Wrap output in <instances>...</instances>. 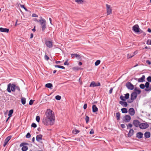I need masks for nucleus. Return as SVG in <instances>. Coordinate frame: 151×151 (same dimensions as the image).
I'll use <instances>...</instances> for the list:
<instances>
[{"mask_svg":"<svg viewBox=\"0 0 151 151\" xmlns=\"http://www.w3.org/2000/svg\"><path fill=\"white\" fill-rule=\"evenodd\" d=\"M129 96V93H127L125 95L124 97L126 100L127 99H128Z\"/></svg>","mask_w":151,"mask_h":151,"instance_id":"obj_32","label":"nucleus"},{"mask_svg":"<svg viewBox=\"0 0 151 151\" xmlns=\"http://www.w3.org/2000/svg\"><path fill=\"white\" fill-rule=\"evenodd\" d=\"M79 56H80L79 57H76L78 60H80V61H81V56L80 55H79Z\"/></svg>","mask_w":151,"mask_h":151,"instance_id":"obj_54","label":"nucleus"},{"mask_svg":"<svg viewBox=\"0 0 151 151\" xmlns=\"http://www.w3.org/2000/svg\"><path fill=\"white\" fill-rule=\"evenodd\" d=\"M147 31L150 33L151 32V29L149 28H148L147 29Z\"/></svg>","mask_w":151,"mask_h":151,"instance_id":"obj_64","label":"nucleus"},{"mask_svg":"<svg viewBox=\"0 0 151 151\" xmlns=\"http://www.w3.org/2000/svg\"><path fill=\"white\" fill-rule=\"evenodd\" d=\"M73 69L74 70H78L79 69V67H75L73 68Z\"/></svg>","mask_w":151,"mask_h":151,"instance_id":"obj_49","label":"nucleus"},{"mask_svg":"<svg viewBox=\"0 0 151 151\" xmlns=\"http://www.w3.org/2000/svg\"><path fill=\"white\" fill-rule=\"evenodd\" d=\"M145 85L143 84H142L139 85L140 88L142 89H144L145 88Z\"/></svg>","mask_w":151,"mask_h":151,"instance_id":"obj_35","label":"nucleus"},{"mask_svg":"<svg viewBox=\"0 0 151 151\" xmlns=\"http://www.w3.org/2000/svg\"><path fill=\"white\" fill-rule=\"evenodd\" d=\"M9 31V29L6 28L0 27V31L2 32L8 33Z\"/></svg>","mask_w":151,"mask_h":151,"instance_id":"obj_17","label":"nucleus"},{"mask_svg":"<svg viewBox=\"0 0 151 151\" xmlns=\"http://www.w3.org/2000/svg\"><path fill=\"white\" fill-rule=\"evenodd\" d=\"M37 125L35 123H33L31 125V127L34 128H35L37 127Z\"/></svg>","mask_w":151,"mask_h":151,"instance_id":"obj_46","label":"nucleus"},{"mask_svg":"<svg viewBox=\"0 0 151 151\" xmlns=\"http://www.w3.org/2000/svg\"><path fill=\"white\" fill-rule=\"evenodd\" d=\"M32 16L33 17H38V15L35 14H32Z\"/></svg>","mask_w":151,"mask_h":151,"instance_id":"obj_52","label":"nucleus"},{"mask_svg":"<svg viewBox=\"0 0 151 151\" xmlns=\"http://www.w3.org/2000/svg\"><path fill=\"white\" fill-rule=\"evenodd\" d=\"M13 109H11L9 111L8 114V116L9 117H10L12 116V114H13Z\"/></svg>","mask_w":151,"mask_h":151,"instance_id":"obj_29","label":"nucleus"},{"mask_svg":"<svg viewBox=\"0 0 151 151\" xmlns=\"http://www.w3.org/2000/svg\"><path fill=\"white\" fill-rule=\"evenodd\" d=\"M134 130L132 129H130L127 135L128 137H131L133 134Z\"/></svg>","mask_w":151,"mask_h":151,"instance_id":"obj_22","label":"nucleus"},{"mask_svg":"<svg viewBox=\"0 0 151 151\" xmlns=\"http://www.w3.org/2000/svg\"><path fill=\"white\" fill-rule=\"evenodd\" d=\"M68 59H67L64 62V65H69V63H68Z\"/></svg>","mask_w":151,"mask_h":151,"instance_id":"obj_44","label":"nucleus"},{"mask_svg":"<svg viewBox=\"0 0 151 151\" xmlns=\"http://www.w3.org/2000/svg\"><path fill=\"white\" fill-rule=\"evenodd\" d=\"M137 33L139 34H140L141 33H142L143 35L145 36L146 35V33L145 32H144L142 30H141L140 28L138 32H137Z\"/></svg>","mask_w":151,"mask_h":151,"instance_id":"obj_28","label":"nucleus"},{"mask_svg":"<svg viewBox=\"0 0 151 151\" xmlns=\"http://www.w3.org/2000/svg\"><path fill=\"white\" fill-rule=\"evenodd\" d=\"M34 102V100H30L29 101V104L30 105H31L33 104Z\"/></svg>","mask_w":151,"mask_h":151,"instance_id":"obj_47","label":"nucleus"},{"mask_svg":"<svg viewBox=\"0 0 151 151\" xmlns=\"http://www.w3.org/2000/svg\"><path fill=\"white\" fill-rule=\"evenodd\" d=\"M143 134L141 132H137L136 134V137L138 139H141L142 138Z\"/></svg>","mask_w":151,"mask_h":151,"instance_id":"obj_16","label":"nucleus"},{"mask_svg":"<svg viewBox=\"0 0 151 151\" xmlns=\"http://www.w3.org/2000/svg\"><path fill=\"white\" fill-rule=\"evenodd\" d=\"M139 29V26L137 24L134 25L132 27V30L136 33L138 32Z\"/></svg>","mask_w":151,"mask_h":151,"instance_id":"obj_13","label":"nucleus"},{"mask_svg":"<svg viewBox=\"0 0 151 151\" xmlns=\"http://www.w3.org/2000/svg\"><path fill=\"white\" fill-rule=\"evenodd\" d=\"M71 56L72 58H73L74 57H75L76 58L77 57H79V55L77 54H71Z\"/></svg>","mask_w":151,"mask_h":151,"instance_id":"obj_31","label":"nucleus"},{"mask_svg":"<svg viewBox=\"0 0 151 151\" xmlns=\"http://www.w3.org/2000/svg\"><path fill=\"white\" fill-rule=\"evenodd\" d=\"M85 119L86 121V123L87 124L88 123L89 121V117L88 116H86Z\"/></svg>","mask_w":151,"mask_h":151,"instance_id":"obj_37","label":"nucleus"},{"mask_svg":"<svg viewBox=\"0 0 151 151\" xmlns=\"http://www.w3.org/2000/svg\"><path fill=\"white\" fill-rule=\"evenodd\" d=\"M147 44L148 45H151V40H148L147 41Z\"/></svg>","mask_w":151,"mask_h":151,"instance_id":"obj_45","label":"nucleus"},{"mask_svg":"<svg viewBox=\"0 0 151 151\" xmlns=\"http://www.w3.org/2000/svg\"><path fill=\"white\" fill-rule=\"evenodd\" d=\"M121 110L123 113H126L128 112L127 109L126 108H123Z\"/></svg>","mask_w":151,"mask_h":151,"instance_id":"obj_25","label":"nucleus"},{"mask_svg":"<svg viewBox=\"0 0 151 151\" xmlns=\"http://www.w3.org/2000/svg\"><path fill=\"white\" fill-rule=\"evenodd\" d=\"M128 112L129 114L131 116H133L135 113L134 109L133 108H131L129 109Z\"/></svg>","mask_w":151,"mask_h":151,"instance_id":"obj_15","label":"nucleus"},{"mask_svg":"<svg viewBox=\"0 0 151 151\" xmlns=\"http://www.w3.org/2000/svg\"><path fill=\"white\" fill-rule=\"evenodd\" d=\"M131 119V116L129 115H125L123 118V121L125 122H129Z\"/></svg>","mask_w":151,"mask_h":151,"instance_id":"obj_8","label":"nucleus"},{"mask_svg":"<svg viewBox=\"0 0 151 151\" xmlns=\"http://www.w3.org/2000/svg\"><path fill=\"white\" fill-rule=\"evenodd\" d=\"M92 111L93 112L95 113L98 111V108L95 105H93L92 106Z\"/></svg>","mask_w":151,"mask_h":151,"instance_id":"obj_20","label":"nucleus"},{"mask_svg":"<svg viewBox=\"0 0 151 151\" xmlns=\"http://www.w3.org/2000/svg\"><path fill=\"white\" fill-rule=\"evenodd\" d=\"M21 102L22 104H25L26 103V99L24 98H22L21 99Z\"/></svg>","mask_w":151,"mask_h":151,"instance_id":"obj_26","label":"nucleus"},{"mask_svg":"<svg viewBox=\"0 0 151 151\" xmlns=\"http://www.w3.org/2000/svg\"><path fill=\"white\" fill-rule=\"evenodd\" d=\"M134 55H131V54H128L127 55V58H130L132 57Z\"/></svg>","mask_w":151,"mask_h":151,"instance_id":"obj_48","label":"nucleus"},{"mask_svg":"<svg viewBox=\"0 0 151 151\" xmlns=\"http://www.w3.org/2000/svg\"><path fill=\"white\" fill-rule=\"evenodd\" d=\"M39 22L41 26L42 31L44 32L46 28V20L44 19H42L39 20Z\"/></svg>","mask_w":151,"mask_h":151,"instance_id":"obj_4","label":"nucleus"},{"mask_svg":"<svg viewBox=\"0 0 151 151\" xmlns=\"http://www.w3.org/2000/svg\"><path fill=\"white\" fill-rule=\"evenodd\" d=\"M120 99L122 101H125L126 100L124 96L122 95H121L120 96Z\"/></svg>","mask_w":151,"mask_h":151,"instance_id":"obj_33","label":"nucleus"},{"mask_svg":"<svg viewBox=\"0 0 151 151\" xmlns=\"http://www.w3.org/2000/svg\"><path fill=\"white\" fill-rule=\"evenodd\" d=\"M126 87L130 90H132L134 88V86L130 82H127L126 84Z\"/></svg>","mask_w":151,"mask_h":151,"instance_id":"obj_10","label":"nucleus"},{"mask_svg":"<svg viewBox=\"0 0 151 151\" xmlns=\"http://www.w3.org/2000/svg\"><path fill=\"white\" fill-rule=\"evenodd\" d=\"M119 103L122 106L124 107H127L128 106V104L127 102L125 101H120Z\"/></svg>","mask_w":151,"mask_h":151,"instance_id":"obj_19","label":"nucleus"},{"mask_svg":"<svg viewBox=\"0 0 151 151\" xmlns=\"http://www.w3.org/2000/svg\"><path fill=\"white\" fill-rule=\"evenodd\" d=\"M87 107V104H85L83 106V109H86Z\"/></svg>","mask_w":151,"mask_h":151,"instance_id":"obj_53","label":"nucleus"},{"mask_svg":"<svg viewBox=\"0 0 151 151\" xmlns=\"http://www.w3.org/2000/svg\"><path fill=\"white\" fill-rule=\"evenodd\" d=\"M127 129H128L129 128V127H130V128H131L132 127V124L129 123L128 125H127Z\"/></svg>","mask_w":151,"mask_h":151,"instance_id":"obj_50","label":"nucleus"},{"mask_svg":"<svg viewBox=\"0 0 151 151\" xmlns=\"http://www.w3.org/2000/svg\"><path fill=\"white\" fill-rule=\"evenodd\" d=\"M8 142H6L5 141H4V144L3 145V146L4 147H5L6 145L7 144Z\"/></svg>","mask_w":151,"mask_h":151,"instance_id":"obj_62","label":"nucleus"},{"mask_svg":"<svg viewBox=\"0 0 151 151\" xmlns=\"http://www.w3.org/2000/svg\"><path fill=\"white\" fill-rule=\"evenodd\" d=\"M149 126V125L147 123H140L139 128L142 129H144L147 128Z\"/></svg>","mask_w":151,"mask_h":151,"instance_id":"obj_7","label":"nucleus"},{"mask_svg":"<svg viewBox=\"0 0 151 151\" xmlns=\"http://www.w3.org/2000/svg\"><path fill=\"white\" fill-rule=\"evenodd\" d=\"M45 86L46 87L51 88L53 86L52 85L51 83H48L46 84Z\"/></svg>","mask_w":151,"mask_h":151,"instance_id":"obj_24","label":"nucleus"},{"mask_svg":"<svg viewBox=\"0 0 151 151\" xmlns=\"http://www.w3.org/2000/svg\"><path fill=\"white\" fill-rule=\"evenodd\" d=\"M100 60H98L96 61L95 63V66L98 65L100 63Z\"/></svg>","mask_w":151,"mask_h":151,"instance_id":"obj_34","label":"nucleus"},{"mask_svg":"<svg viewBox=\"0 0 151 151\" xmlns=\"http://www.w3.org/2000/svg\"><path fill=\"white\" fill-rule=\"evenodd\" d=\"M45 58L46 60H48L49 59V58L47 55H45Z\"/></svg>","mask_w":151,"mask_h":151,"instance_id":"obj_51","label":"nucleus"},{"mask_svg":"<svg viewBox=\"0 0 151 151\" xmlns=\"http://www.w3.org/2000/svg\"><path fill=\"white\" fill-rule=\"evenodd\" d=\"M15 86L16 85L15 84L9 83L8 85L7 90L9 93L11 92V91L12 92H14L15 90Z\"/></svg>","mask_w":151,"mask_h":151,"instance_id":"obj_3","label":"nucleus"},{"mask_svg":"<svg viewBox=\"0 0 151 151\" xmlns=\"http://www.w3.org/2000/svg\"><path fill=\"white\" fill-rule=\"evenodd\" d=\"M112 90H113V88H111L110 90H109V94H111L112 93Z\"/></svg>","mask_w":151,"mask_h":151,"instance_id":"obj_61","label":"nucleus"},{"mask_svg":"<svg viewBox=\"0 0 151 151\" xmlns=\"http://www.w3.org/2000/svg\"><path fill=\"white\" fill-rule=\"evenodd\" d=\"M26 137L27 138H30L31 137V134H30V133L29 132L27 134L26 136Z\"/></svg>","mask_w":151,"mask_h":151,"instance_id":"obj_43","label":"nucleus"},{"mask_svg":"<svg viewBox=\"0 0 151 151\" xmlns=\"http://www.w3.org/2000/svg\"><path fill=\"white\" fill-rule=\"evenodd\" d=\"M15 89L17 90L19 92H20L21 91V90L19 87L17 86L16 85Z\"/></svg>","mask_w":151,"mask_h":151,"instance_id":"obj_39","label":"nucleus"},{"mask_svg":"<svg viewBox=\"0 0 151 151\" xmlns=\"http://www.w3.org/2000/svg\"><path fill=\"white\" fill-rule=\"evenodd\" d=\"M36 121L39 122L40 121V117L39 116H37L36 117Z\"/></svg>","mask_w":151,"mask_h":151,"instance_id":"obj_41","label":"nucleus"},{"mask_svg":"<svg viewBox=\"0 0 151 151\" xmlns=\"http://www.w3.org/2000/svg\"><path fill=\"white\" fill-rule=\"evenodd\" d=\"M133 124L135 127H139L140 124V122L138 120L135 119L133 120Z\"/></svg>","mask_w":151,"mask_h":151,"instance_id":"obj_11","label":"nucleus"},{"mask_svg":"<svg viewBox=\"0 0 151 151\" xmlns=\"http://www.w3.org/2000/svg\"><path fill=\"white\" fill-rule=\"evenodd\" d=\"M145 76L144 75H143L140 78L138 79V81L139 82H142L145 81Z\"/></svg>","mask_w":151,"mask_h":151,"instance_id":"obj_23","label":"nucleus"},{"mask_svg":"<svg viewBox=\"0 0 151 151\" xmlns=\"http://www.w3.org/2000/svg\"><path fill=\"white\" fill-rule=\"evenodd\" d=\"M12 137L11 136H9L7 137L6 139H5L4 141L6 142H8L9 141L10 139Z\"/></svg>","mask_w":151,"mask_h":151,"instance_id":"obj_30","label":"nucleus"},{"mask_svg":"<svg viewBox=\"0 0 151 151\" xmlns=\"http://www.w3.org/2000/svg\"><path fill=\"white\" fill-rule=\"evenodd\" d=\"M75 131L76 132V133L74 134H78V133L80 132V131L79 130H77L76 129L75 130Z\"/></svg>","mask_w":151,"mask_h":151,"instance_id":"obj_59","label":"nucleus"},{"mask_svg":"<svg viewBox=\"0 0 151 151\" xmlns=\"http://www.w3.org/2000/svg\"><path fill=\"white\" fill-rule=\"evenodd\" d=\"M116 117L117 120H119L120 118V115L119 112H117L116 114Z\"/></svg>","mask_w":151,"mask_h":151,"instance_id":"obj_27","label":"nucleus"},{"mask_svg":"<svg viewBox=\"0 0 151 151\" xmlns=\"http://www.w3.org/2000/svg\"><path fill=\"white\" fill-rule=\"evenodd\" d=\"M150 133L149 132H146L144 134V136L145 138H148L150 137Z\"/></svg>","mask_w":151,"mask_h":151,"instance_id":"obj_18","label":"nucleus"},{"mask_svg":"<svg viewBox=\"0 0 151 151\" xmlns=\"http://www.w3.org/2000/svg\"><path fill=\"white\" fill-rule=\"evenodd\" d=\"M107 15H109L111 14L112 9L110 5L106 4V5Z\"/></svg>","mask_w":151,"mask_h":151,"instance_id":"obj_12","label":"nucleus"},{"mask_svg":"<svg viewBox=\"0 0 151 151\" xmlns=\"http://www.w3.org/2000/svg\"><path fill=\"white\" fill-rule=\"evenodd\" d=\"M145 87L146 88L145 90L147 92H149L151 91V85H150V83L148 82H146L145 83Z\"/></svg>","mask_w":151,"mask_h":151,"instance_id":"obj_6","label":"nucleus"},{"mask_svg":"<svg viewBox=\"0 0 151 151\" xmlns=\"http://www.w3.org/2000/svg\"><path fill=\"white\" fill-rule=\"evenodd\" d=\"M59 68H61V69H65V68L64 66H61V65H59Z\"/></svg>","mask_w":151,"mask_h":151,"instance_id":"obj_58","label":"nucleus"},{"mask_svg":"<svg viewBox=\"0 0 151 151\" xmlns=\"http://www.w3.org/2000/svg\"><path fill=\"white\" fill-rule=\"evenodd\" d=\"M121 126L123 128H124L126 127L124 124H121Z\"/></svg>","mask_w":151,"mask_h":151,"instance_id":"obj_57","label":"nucleus"},{"mask_svg":"<svg viewBox=\"0 0 151 151\" xmlns=\"http://www.w3.org/2000/svg\"><path fill=\"white\" fill-rule=\"evenodd\" d=\"M136 91L137 92V94H139L141 92V91L139 89H138V90H137Z\"/></svg>","mask_w":151,"mask_h":151,"instance_id":"obj_60","label":"nucleus"},{"mask_svg":"<svg viewBox=\"0 0 151 151\" xmlns=\"http://www.w3.org/2000/svg\"><path fill=\"white\" fill-rule=\"evenodd\" d=\"M89 133L91 134H93L94 133V131L92 129L90 131Z\"/></svg>","mask_w":151,"mask_h":151,"instance_id":"obj_56","label":"nucleus"},{"mask_svg":"<svg viewBox=\"0 0 151 151\" xmlns=\"http://www.w3.org/2000/svg\"><path fill=\"white\" fill-rule=\"evenodd\" d=\"M29 144L27 142H23L20 144L19 146L20 147H22V150L23 151H26L28 149L27 146H26V145H28Z\"/></svg>","mask_w":151,"mask_h":151,"instance_id":"obj_5","label":"nucleus"},{"mask_svg":"<svg viewBox=\"0 0 151 151\" xmlns=\"http://www.w3.org/2000/svg\"><path fill=\"white\" fill-rule=\"evenodd\" d=\"M42 134H38L36 137V140L38 142H40L42 140Z\"/></svg>","mask_w":151,"mask_h":151,"instance_id":"obj_21","label":"nucleus"},{"mask_svg":"<svg viewBox=\"0 0 151 151\" xmlns=\"http://www.w3.org/2000/svg\"><path fill=\"white\" fill-rule=\"evenodd\" d=\"M137 93L135 91L133 92L131 94L130 99L128 100L127 101V102L129 103H132L134 100L137 98Z\"/></svg>","mask_w":151,"mask_h":151,"instance_id":"obj_2","label":"nucleus"},{"mask_svg":"<svg viewBox=\"0 0 151 151\" xmlns=\"http://www.w3.org/2000/svg\"><path fill=\"white\" fill-rule=\"evenodd\" d=\"M147 80L149 83L151 82V77L150 76H148L147 78Z\"/></svg>","mask_w":151,"mask_h":151,"instance_id":"obj_42","label":"nucleus"},{"mask_svg":"<svg viewBox=\"0 0 151 151\" xmlns=\"http://www.w3.org/2000/svg\"><path fill=\"white\" fill-rule=\"evenodd\" d=\"M45 44L46 46L49 48L52 47L53 42L52 41H45Z\"/></svg>","mask_w":151,"mask_h":151,"instance_id":"obj_9","label":"nucleus"},{"mask_svg":"<svg viewBox=\"0 0 151 151\" xmlns=\"http://www.w3.org/2000/svg\"><path fill=\"white\" fill-rule=\"evenodd\" d=\"M33 37V33H31L30 34V38L32 39Z\"/></svg>","mask_w":151,"mask_h":151,"instance_id":"obj_63","label":"nucleus"},{"mask_svg":"<svg viewBox=\"0 0 151 151\" xmlns=\"http://www.w3.org/2000/svg\"><path fill=\"white\" fill-rule=\"evenodd\" d=\"M75 1L78 4H82L83 2L82 0H75Z\"/></svg>","mask_w":151,"mask_h":151,"instance_id":"obj_38","label":"nucleus"},{"mask_svg":"<svg viewBox=\"0 0 151 151\" xmlns=\"http://www.w3.org/2000/svg\"><path fill=\"white\" fill-rule=\"evenodd\" d=\"M20 6L21 8H23L27 12L28 11V10L24 6V5H21Z\"/></svg>","mask_w":151,"mask_h":151,"instance_id":"obj_40","label":"nucleus"},{"mask_svg":"<svg viewBox=\"0 0 151 151\" xmlns=\"http://www.w3.org/2000/svg\"><path fill=\"white\" fill-rule=\"evenodd\" d=\"M55 99L58 100H60L61 99V97L60 96L57 95L55 96Z\"/></svg>","mask_w":151,"mask_h":151,"instance_id":"obj_36","label":"nucleus"},{"mask_svg":"<svg viewBox=\"0 0 151 151\" xmlns=\"http://www.w3.org/2000/svg\"><path fill=\"white\" fill-rule=\"evenodd\" d=\"M42 122L45 125H52L54 124L55 116L53 112L50 109H47L45 113Z\"/></svg>","mask_w":151,"mask_h":151,"instance_id":"obj_1","label":"nucleus"},{"mask_svg":"<svg viewBox=\"0 0 151 151\" xmlns=\"http://www.w3.org/2000/svg\"><path fill=\"white\" fill-rule=\"evenodd\" d=\"M101 85L100 83L99 82H98L97 83H95L94 81H92L91 82L89 86L90 87H95L96 86H99Z\"/></svg>","mask_w":151,"mask_h":151,"instance_id":"obj_14","label":"nucleus"},{"mask_svg":"<svg viewBox=\"0 0 151 151\" xmlns=\"http://www.w3.org/2000/svg\"><path fill=\"white\" fill-rule=\"evenodd\" d=\"M146 63H147L149 65H150L151 64V62L149 60H147L146 61Z\"/></svg>","mask_w":151,"mask_h":151,"instance_id":"obj_55","label":"nucleus"}]
</instances>
